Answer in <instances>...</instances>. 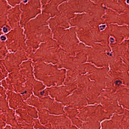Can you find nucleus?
I'll return each mask as SVG.
<instances>
[{
  "mask_svg": "<svg viewBox=\"0 0 129 129\" xmlns=\"http://www.w3.org/2000/svg\"><path fill=\"white\" fill-rule=\"evenodd\" d=\"M44 93H45V92L44 91L40 92L41 95H43Z\"/></svg>",
  "mask_w": 129,
  "mask_h": 129,
  "instance_id": "5",
  "label": "nucleus"
},
{
  "mask_svg": "<svg viewBox=\"0 0 129 129\" xmlns=\"http://www.w3.org/2000/svg\"><path fill=\"white\" fill-rule=\"evenodd\" d=\"M112 54L111 53L110 54V56H112Z\"/></svg>",
  "mask_w": 129,
  "mask_h": 129,
  "instance_id": "10",
  "label": "nucleus"
},
{
  "mask_svg": "<svg viewBox=\"0 0 129 129\" xmlns=\"http://www.w3.org/2000/svg\"><path fill=\"white\" fill-rule=\"evenodd\" d=\"M3 32L4 33H7V32H8V29L6 27H3Z\"/></svg>",
  "mask_w": 129,
  "mask_h": 129,
  "instance_id": "2",
  "label": "nucleus"
},
{
  "mask_svg": "<svg viewBox=\"0 0 129 129\" xmlns=\"http://www.w3.org/2000/svg\"><path fill=\"white\" fill-rule=\"evenodd\" d=\"M27 2H28V0H24V3H27Z\"/></svg>",
  "mask_w": 129,
  "mask_h": 129,
  "instance_id": "7",
  "label": "nucleus"
},
{
  "mask_svg": "<svg viewBox=\"0 0 129 129\" xmlns=\"http://www.w3.org/2000/svg\"><path fill=\"white\" fill-rule=\"evenodd\" d=\"M24 93H27V91H25V92H24V93H23V94H24Z\"/></svg>",
  "mask_w": 129,
  "mask_h": 129,
  "instance_id": "8",
  "label": "nucleus"
},
{
  "mask_svg": "<svg viewBox=\"0 0 129 129\" xmlns=\"http://www.w3.org/2000/svg\"><path fill=\"white\" fill-rule=\"evenodd\" d=\"M101 30H103V29H102V28H101Z\"/></svg>",
  "mask_w": 129,
  "mask_h": 129,
  "instance_id": "11",
  "label": "nucleus"
},
{
  "mask_svg": "<svg viewBox=\"0 0 129 129\" xmlns=\"http://www.w3.org/2000/svg\"><path fill=\"white\" fill-rule=\"evenodd\" d=\"M1 39L2 41H5V40H6V37L4 36H2L1 37Z\"/></svg>",
  "mask_w": 129,
  "mask_h": 129,
  "instance_id": "3",
  "label": "nucleus"
},
{
  "mask_svg": "<svg viewBox=\"0 0 129 129\" xmlns=\"http://www.w3.org/2000/svg\"><path fill=\"white\" fill-rule=\"evenodd\" d=\"M107 55H109V52H108V53H107Z\"/></svg>",
  "mask_w": 129,
  "mask_h": 129,
  "instance_id": "9",
  "label": "nucleus"
},
{
  "mask_svg": "<svg viewBox=\"0 0 129 129\" xmlns=\"http://www.w3.org/2000/svg\"><path fill=\"white\" fill-rule=\"evenodd\" d=\"M99 28H105V25L100 26Z\"/></svg>",
  "mask_w": 129,
  "mask_h": 129,
  "instance_id": "4",
  "label": "nucleus"
},
{
  "mask_svg": "<svg viewBox=\"0 0 129 129\" xmlns=\"http://www.w3.org/2000/svg\"><path fill=\"white\" fill-rule=\"evenodd\" d=\"M110 39H111V40H111V42L113 43V38L111 37Z\"/></svg>",
  "mask_w": 129,
  "mask_h": 129,
  "instance_id": "6",
  "label": "nucleus"
},
{
  "mask_svg": "<svg viewBox=\"0 0 129 129\" xmlns=\"http://www.w3.org/2000/svg\"><path fill=\"white\" fill-rule=\"evenodd\" d=\"M115 84L116 85H119L120 84H121V82L119 81H116L115 83Z\"/></svg>",
  "mask_w": 129,
  "mask_h": 129,
  "instance_id": "1",
  "label": "nucleus"
}]
</instances>
